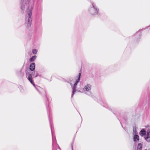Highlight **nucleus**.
Here are the masks:
<instances>
[{
    "label": "nucleus",
    "mask_w": 150,
    "mask_h": 150,
    "mask_svg": "<svg viewBox=\"0 0 150 150\" xmlns=\"http://www.w3.org/2000/svg\"><path fill=\"white\" fill-rule=\"evenodd\" d=\"M134 140V142H137L139 140V136L137 135L134 136L133 137Z\"/></svg>",
    "instance_id": "f8f14e48"
},
{
    "label": "nucleus",
    "mask_w": 150,
    "mask_h": 150,
    "mask_svg": "<svg viewBox=\"0 0 150 150\" xmlns=\"http://www.w3.org/2000/svg\"><path fill=\"white\" fill-rule=\"evenodd\" d=\"M103 106L106 108H108L109 110H110L112 112H113L112 110V109L111 108H110L109 106L106 103H105L104 104H103Z\"/></svg>",
    "instance_id": "ddd939ff"
},
{
    "label": "nucleus",
    "mask_w": 150,
    "mask_h": 150,
    "mask_svg": "<svg viewBox=\"0 0 150 150\" xmlns=\"http://www.w3.org/2000/svg\"><path fill=\"white\" fill-rule=\"evenodd\" d=\"M91 5L88 9L89 13L92 15H96L98 13L99 9L96 5L93 2H91Z\"/></svg>",
    "instance_id": "7ed1b4c3"
},
{
    "label": "nucleus",
    "mask_w": 150,
    "mask_h": 150,
    "mask_svg": "<svg viewBox=\"0 0 150 150\" xmlns=\"http://www.w3.org/2000/svg\"><path fill=\"white\" fill-rule=\"evenodd\" d=\"M46 107H47V111H48V107H47V105H46Z\"/></svg>",
    "instance_id": "aec40b11"
},
{
    "label": "nucleus",
    "mask_w": 150,
    "mask_h": 150,
    "mask_svg": "<svg viewBox=\"0 0 150 150\" xmlns=\"http://www.w3.org/2000/svg\"><path fill=\"white\" fill-rule=\"evenodd\" d=\"M139 38H140L141 37V35L140 33L139 34Z\"/></svg>",
    "instance_id": "6ab92c4d"
},
{
    "label": "nucleus",
    "mask_w": 150,
    "mask_h": 150,
    "mask_svg": "<svg viewBox=\"0 0 150 150\" xmlns=\"http://www.w3.org/2000/svg\"><path fill=\"white\" fill-rule=\"evenodd\" d=\"M81 75V73H79L78 76L77 77V79H76V81L74 84V86H73V85L72 83H71L70 84L72 86V92L71 94V97H72L74 94H75V93L76 92V86L77 84H78L79 82V81L80 79V76Z\"/></svg>",
    "instance_id": "39448f33"
},
{
    "label": "nucleus",
    "mask_w": 150,
    "mask_h": 150,
    "mask_svg": "<svg viewBox=\"0 0 150 150\" xmlns=\"http://www.w3.org/2000/svg\"><path fill=\"white\" fill-rule=\"evenodd\" d=\"M71 147H72V150H73V146L72 145H71Z\"/></svg>",
    "instance_id": "412c9836"
},
{
    "label": "nucleus",
    "mask_w": 150,
    "mask_h": 150,
    "mask_svg": "<svg viewBox=\"0 0 150 150\" xmlns=\"http://www.w3.org/2000/svg\"><path fill=\"white\" fill-rule=\"evenodd\" d=\"M36 56L35 55L32 56L30 59V62H33L35 61L36 58Z\"/></svg>",
    "instance_id": "4468645a"
},
{
    "label": "nucleus",
    "mask_w": 150,
    "mask_h": 150,
    "mask_svg": "<svg viewBox=\"0 0 150 150\" xmlns=\"http://www.w3.org/2000/svg\"><path fill=\"white\" fill-rule=\"evenodd\" d=\"M35 63H31L29 67V71H33L35 70Z\"/></svg>",
    "instance_id": "1a4fd4ad"
},
{
    "label": "nucleus",
    "mask_w": 150,
    "mask_h": 150,
    "mask_svg": "<svg viewBox=\"0 0 150 150\" xmlns=\"http://www.w3.org/2000/svg\"><path fill=\"white\" fill-rule=\"evenodd\" d=\"M29 70H26L25 71L26 74L27 76L28 75V79L30 83L33 84V85L35 87L36 90L39 92V93L41 94V93H42V95L45 96L46 99L47 100V98L46 96V92L42 88L38 86H36L35 84L34 83L33 81V80L32 77H34L35 75V72L34 71H29Z\"/></svg>",
    "instance_id": "f257e3e1"
},
{
    "label": "nucleus",
    "mask_w": 150,
    "mask_h": 150,
    "mask_svg": "<svg viewBox=\"0 0 150 150\" xmlns=\"http://www.w3.org/2000/svg\"><path fill=\"white\" fill-rule=\"evenodd\" d=\"M21 9L22 11H23L24 10L25 6H26L27 7L28 6L30 0H21Z\"/></svg>",
    "instance_id": "423d86ee"
},
{
    "label": "nucleus",
    "mask_w": 150,
    "mask_h": 150,
    "mask_svg": "<svg viewBox=\"0 0 150 150\" xmlns=\"http://www.w3.org/2000/svg\"><path fill=\"white\" fill-rule=\"evenodd\" d=\"M146 133V131L144 129L141 130L139 133L140 135L142 136H143L144 135H145Z\"/></svg>",
    "instance_id": "9d476101"
},
{
    "label": "nucleus",
    "mask_w": 150,
    "mask_h": 150,
    "mask_svg": "<svg viewBox=\"0 0 150 150\" xmlns=\"http://www.w3.org/2000/svg\"><path fill=\"white\" fill-rule=\"evenodd\" d=\"M144 138L147 142H150V129L147 130L146 135Z\"/></svg>",
    "instance_id": "6e6552de"
},
{
    "label": "nucleus",
    "mask_w": 150,
    "mask_h": 150,
    "mask_svg": "<svg viewBox=\"0 0 150 150\" xmlns=\"http://www.w3.org/2000/svg\"><path fill=\"white\" fill-rule=\"evenodd\" d=\"M139 33V31H138V32H136V33L135 34H136V35H137Z\"/></svg>",
    "instance_id": "a211bd4d"
},
{
    "label": "nucleus",
    "mask_w": 150,
    "mask_h": 150,
    "mask_svg": "<svg viewBox=\"0 0 150 150\" xmlns=\"http://www.w3.org/2000/svg\"><path fill=\"white\" fill-rule=\"evenodd\" d=\"M91 86L90 84H88L84 86L83 89V91L85 93L87 94L86 93L87 92H90L91 90Z\"/></svg>",
    "instance_id": "0eeeda50"
},
{
    "label": "nucleus",
    "mask_w": 150,
    "mask_h": 150,
    "mask_svg": "<svg viewBox=\"0 0 150 150\" xmlns=\"http://www.w3.org/2000/svg\"><path fill=\"white\" fill-rule=\"evenodd\" d=\"M145 150H146V149H145Z\"/></svg>",
    "instance_id": "4be33fe9"
},
{
    "label": "nucleus",
    "mask_w": 150,
    "mask_h": 150,
    "mask_svg": "<svg viewBox=\"0 0 150 150\" xmlns=\"http://www.w3.org/2000/svg\"><path fill=\"white\" fill-rule=\"evenodd\" d=\"M48 116H49V120L50 121V118L49 116V113H48ZM50 127H51V124L50 123Z\"/></svg>",
    "instance_id": "f3484780"
},
{
    "label": "nucleus",
    "mask_w": 150,
    "mask_h": 150,
    "mask_svg": "<svg viewBox=\"0 0 150 150\" xmlns=\"http://www.w3.org/2000/svg\"><path fill=\"white\" fill-rule=\"evenodd\" d=\"M142 144L141 143H139L137 145V150H142Z\"/></svg>",
    "instance_id": "9b49d317"
},
{
    "label": "nucleus",
    "mask_w": 150,
    "mask_h": 150,
    "mask_svg": "<svg viewBox=\"0 0 150 150\" xmlns=\"http://www.w3.org/2000/svg\"><path fill=\"white\" fill-rule=\"evenodd\" d=\"M35 76L34 77L36 78V77H37L38 76V74L37 73V72H36V73H35Z\"/></svg>",
    "instance_id": "dca6fc26"
},
{
    "label": "nucleus",
    "mask_w": 150,
    "mask_h": 150,
    "mask_svg": "<svg viewBox=\"0 0 150 150\" xmlns=\"http://www.w3.org/2000/svg\"><path fill=\"white\" fill-rule=\"evenodd\" d=\"M32 52L34 54H36L37 52V50L35 49H33L32 50Z\"/></svg>",
    "instance_id": "2eb2a0df"
},
{
    "label": "nucleus",
    "mask_w": 150,
    "mask_h": 150,
    "mask_svg": "<svg viewBox=\"0 0 150 150\" xmlns=\"http://www.w3.org/2000/svg\"><path fill=\"white\" fill-rule=\"evenodd\" d=\"M32 20V11L31 9H30L28 11L27 14L25 16V25L27 27L29 28L30 27Z\"/></svg>",
    "instance_id": "f03ea898"
},
{
    "label": "nucleus",
    "mask_w": 150,
    "mask_h": 150,
    "mask_svg": "<svg viewBox=\"0 0 150 150\" xmlns=\"http://www.w3.org/2000/svg\"><path fill=\"white\" fill-rule=\"evenodd\" d=\"M51 132L52 140V150H61L60 147L57 143L55 135L52 132V130H51Z\"/></svg>",
    "instance_id": "20e7f679"
}]
</instances>
